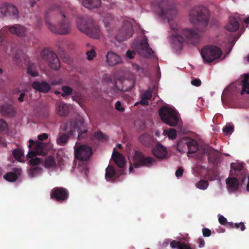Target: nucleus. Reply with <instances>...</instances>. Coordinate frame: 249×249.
I'll use <instances>...</instances> for the list:
<instances>
[{
    "label": "nucleus",
    "mask_w": 249,
    "mask_h": 249,
    "mask_svg": "<svg viewBox=\"0 0 249 249\" xmlns=\"http://www.w3.org/2000/svg\"><path fill=\"white\" fill-rule=\"evenodd\" d=\"M99 33L100 30L99 29H95V33H91V35H90L91 37L94 38H97L99 37Z\"/></svg>",
    "instance_id": "5fc2aeb1"
},
{
    "label": "nucleus",
    "mask_w": 249,
    "mask_h": 249,
    "mask_svg": "<svg viewBox=\"0 0 249 249\" xmlns=\"http://www.w3.org/2000/svg\"><path fill=\"white\" fill-rule=\"evenodd\" d=\"M42 168L39 167H33L30 171V176L31 177H36L42 173Z\"/></svg>",
    "instance_id": "c9c22d12"
},
{
    "label": "nucleus",
    "mask_w": 249,
    "mask_h": 249,
    "mask_svg": "<svg viewBox=\"0 0 249 249\" xmlns=\"http://www.w3.org/2000/svg\"><path fill=\"white\" fill-rule=\"evenodd\" d=\"M112 158L113 159L116 164L120 168L123 167L125 165V159L124 156L121 154L114 152L112 154Z\"/></svg>",
    "instance_id": "4be33fe9"
},
{
    "label": "nucleus",
    "mask_w": 249,
    "mask_h": 249,
    "mask_svg": "<svg viewBox=\"0 0 249 249\" xmlns=\"http://www.w3.org/2000/svg\"><path fill=\"white\" fill-rule=\"evenodd\" d=\"M133 70L136 71L139 73H142L143 72V69L137 64H133L132 65Z\"/></svg>",
    "instance_id": "8fccbe9b"
},
{
    "label": "nucleus",
    "mask_w": 249,
    "mask_h": 249,
    "mask_svg": "<svg viewBox=\"0 0 249 249\" xmlns=\"http://www.w3.org/2000/svg\"><path fill=\"white\" fill-rule=\"evenodd\" d=\"M238 17L237 15L231 16L225 28L229 32H233L236 31L239 27V23L237 21Z\"/></svg>",
    "instance_id": "2eb2a0df"
},
{
    "label": "nucleus",
    "mask_w": 249,
    "mask_h": 249,
    "mask_svg": "<svg viewBox=\"0 0 249 249\" xmlns=\"http://www.w3.org/2000/svg\"><path fill=\"white\" fill-rule=\"evenodd\" d=\"M122 81L121 80H118L117 81H115V86L113 88V90L116 92L117 90L120 91H125L127 90L126 89H124L123 86H122Z\"/></svg>",
    "instance_id": "ea45409f"
},
{
    "label": "nucleus",
    "mask_w": 249,
    "mask_h": 249,
    "mask_svg": "<svg viewBox=\"0 0 249 249\" xmlns=\"http://www.w3.org/2000/svg\"><path fill=\"white\" fill-rule=\"evenodd\" d=\"M24 95H25L24 93H20V96L18 98V100L20 102L23 101Z\"/></svg>",
    "instance_id": "0e129e2a"
},
{
    "label": "nucleus",
    "mask_w": 249,
    "mask_h": 249,
    "mask_svg": "<svg viewBox=\"0 0 249 249\" xmlns=\"http://www.w3.org/2000/svg\"><path fill=\"white\" fill-rule=\"evenodd\" d=\"M198 247L201 248L204 246L205 245V242L204 240L202 238H199L198 239Z\"/></svg>",
    "instance_id": "bf43d9fd"
},
{
    "label": "nucleus",
    "mask_w": 249,
    "mask_h": 249,
    "mask_svg": "<svg viewBox=\"0 0 249 249\" xmlns=\"http://www.w3.org/2000/svg\"><path fill=\"white\" fill-rule=\"evenodd\" d=\"M9 3H3L0 5V16L8 15Z\"/></svg>",
    "instance_id": "72a5a7b5"
},
{
    "label": "nucleus",
    "mask_w": 249,
    "mask_h": 249,
    "mask_svg": "<svg viewBox=\"0 0 249 249\" xmlns=\"http://www.w3.org/2000/svg\"><path fill=\"white\" fill-rule=\"evenodd\" d=\"M152 152L156 157L160 160L165 159L168 157L166 147L160 144H157L153 149Z\"/></svg>",
    "instance_id": "4468645a"
},
{
    "label": "nucleus",
    "mask_w": 249,
    "mask_h": 249,
    "mask_svg": "<svg viewBox=\"0 0 249 249\" xmlns=\"http://www.w3.org/2000/svg\"><path fill=\"white\" fill-rule=\"evenodd\" d=\"M156 164V160L150 157H144L142 152L136 151L133 157L130 159L129 173H135L137 169L144 166L150 167Z\"/></svg>",
    "instance_id": "7ed1b4c3"
},
{
    "label": "nucleus",
    "mask_w": 249,
    "mask_h": 249,
    "mask_svg": "<svg viewBox=\"0 0 249 249\" xmlns=\"http://www.w3.org/2000/svg\"><path fill=\"white\" fill-rule=\"evenodd\" d=\"M159 113L162 121L170 126H174L178 123L179 115L174 108L163 107L160 109Z\"/></svg>",
    "instance_id": "39448f33"
},
{
    "label": "nucleus",
    "mask_w": 249,
    "mask_h": 249,
    "mask_svg": "<svg viewBox=\"0 0 249 249\" xmlns=\"http://www.w3.org/2000/svg\"><path fill=\"white\" fill-rule=\"evenodd\" d=\"M86 54L88 60H92L96 56L95 48L93 47H91L89 50L87 51Z\"/></svg>",
    "instance_id": "a19ab883"
},
{
    "label": "nucleus",
    "mask_w": 249,
    "mask_h": 249,
    "mask_svg": "<svg viewBox=\"0 0 249 249\" xmlns=\"http://www.w3.org/2000/svg\"><path fill=\"white\" fill-rule=\"evenodd\" d=\"M213 151V149L211 148V147H206V148L205 150V152L206 153H207V154L209 155L211 153H212Z\"/></svg>",
    "instance_id": "052dcab7"
},
{
    "label": "nucleus",
    "mask_w": 249,
    "mask_h": 249,
    "mask_svg": "<svg viewBox=\"0 0 249 249\" xmlns=\"http://www.w3.org/2000/svg\"><path fill=\"white\" fill-rule=\"evenodd\" d=\"M8 30L11 34L19 36H23L27 32V30L24 27L18 24L9 27Z\"/></svg>",
    "instance_id": "f3484780"
},
{
    "label": "nucleus",
    "mask_w": 249,
    "mask_h": 249,
    "mask_svg": "<svg viewBox=\"0 0 249 249\" xmlns=\"http://www.w3.org/2000/svg\"><path fill=\"white\" fill-rule=\"evenodd\" d=\"M115 109L119 112H124V108L122 106L120 101H117L115 105Z\"/></svg>",
    "instance_id": "49530a36"
},
{
    "label": "nucleus",
    "mask_w": 249,
    "mask_h": 249,
    "mask_svg": "<svg viewBox=\"0 0 249 249\" xmlns=\"http://www.w3.org/2000/svg\"><path fill=\"white\" fill-rule=\"evenodd\" d=\"M76 23L78 28L82 31H85L88 27L86 21L81 18H78Z\"/></svg>",
    "instance_id": "473e14b6"
},
{
    "label": "nucleus",
    "mask_w": 249,
    "mask_h": 249,
    "mask_svg": "<svg viewBox=\"0 0 249 249\" xmlns=\"http://www.w3.org/2000/svg\"><path fill=\"white\" fill-rule=\"evenodd\" d=\"M49 62L51 67L54 70H57L60 68V65L59 59L56 54L52 52L48 53Z\"/></svg>",
    "instance_id": "a211bd4d"
},
{
    "label": "nucleus",
    "mask_w": 249,
    "mask_h": 249,
    "mask_svg": "<svg viewBox=\"0 0 249 249\" xmlns=\"http://www.w3.org/2000/svg\"><path fill=\"white\" fill-rule=\"evenodd\" d=\"M66 15L64 12H60L61 22L58 27H56L47 16L45 22L48 28L53 33L61 35H67L70 32V23L65 19Z\"/></svg>",
    "instance_id": "20e7f679"
},
{
    "label": "nucleus",
    "mask_w": 249,
    "mask_h": 249,
    "mask_svg": "<svg viewBox=\"0 0 249 249\" xmlns=\"http://www.w3.org/2000/svg\"><path fill=\"white\" fill-rule=\"evenodd\" d=\"M7 127V124L3 120H0V130L2 131L5 130Z\"/></svg>",
    "instance_id": "864d4df0"
},
{
    "label": "nucleus",
    "mask_w": 249,
    "mask_h": 249,
    "mask_svg": "<svg viewBox=\"0 0 249 249\" xmlns=\"http://www.w3.org/2000/svg\"><path fill=\"white\" fill-rule=\"evenodd\" d=\"M115 176V171L114 168L111 165H108L106 169V179L108 181L113 180Z\"/></svg>",
    "instance_id": "bb28decb"
},
{
    "label": "nucleus",
    "mask_w": 249,
    "mask_h": 249,
    "mask_svg": "<svg viewBox=\"0 0 249 249\" xmlns=\"http://www.w3.org/2000/svg\"><path fill=\"white\" fill-rule=\"evenodd\" d=\"M62 80L61 79L59 80H55L52 81V84L53 85H56L58 84H60L62 83Z\"/></svg>",
    "instance_id": "680f3d73"
},
{
    "label": "nucleus",
    "mask_w": 249,
    "mask_h": 249,
    "mask_svg": "<svg viewBox=\"0 0 249 249\" xmlns=\"http://www.w3.org/2000/svg\"><path fill=\"white\" fill-rule=\"evenodd\" d=\"M203 235L205 237H209L211 235V231L207 228H204L202 230Z\"/></svg>",
    "instance_id": "603ef678"
},
{
    "label": "nucleus",
    "mask_w": 249,
    "mask_h": 249,
    "mask_svg": "<svg viewBox=\"0 0 249 249\" xmlns=\"http://www.w3.org/2000/svg\"><path fill=\"white\" fill-rule=\"evenodd\" d=\"M177 148L180 152H184L188 150V154L194 153L198 150V145L194 139L185 137L178 142Z\"/></svg>",
    "instance_id": "0eeeda50"
},
{
    "label": "nucleus",
    "mask_w": 249,
    "mask_h": 249,
    "mask_svg": "<svg viewBox=\"0 0 249 249\" xmlns=\"http://www.w3.org/2000/svg\"><path fill=\"white\" fill-rule=\"evenodd\" d=\"M13 154L14 158L18 161L24 162L25 161V157L24 151L21 148H17L13 150Z\"/></svg>",
    "instance_id": "a878e982"
},
{
    "label": "nucleus",
    "mask_w": 249,
    "mask_h": 249,
    "mask_svg": "<svg viewBox=\"0 0 249 249\" xmlns=\"http://www.w3.org/2000/svg\"><path fill=\"white\" fill-rule=\"evenodd\" d=\"M233 131V126L231 124H228L226 125L223 128V131L226 135L231 134Z\"/></svg>",
    "instance_id": "37998d69"
},
{
    "label": "nucleus",
    "mask_w": 249,
    "mask_h": 249,
    "mask_svg": "<svg viewBox=\"0 0 249 249\" xmlns=\"http://www.w3.org/2000/svg\"><path fill=\"white\" fill-rule=\"evenodd\" d=\"M226 183L227 189L230 193L235 192L239 187V180L231 175L226 179Z\"/></svg>",
    "instance_id": "f8f14e48"
},
{
    "label": "nucleus",
    "mask_w": 249,
    "mask_h": 249,
    "mask_svg": "<svg viewBox=\"0 0 249 249\" xmlns=\"http://www.w3.org/2000/svg\"><path fill=\"white\" fill-rule=\"evenodd\" d=\"M152 96V93L150 90L145 91L141 96V100L139 103L143 105H147L148 104V100L150 99ZM139 102L135 104L136 105Z\"/></svg>",
    "instance_id": "c756f323"
},
{
    "label": "nucleus",
    "mask_w": 249,
    "mask_h": 249,
    "mask_svg": "<svg viewBox=\"0 0 249 249\" xmlns=\"http://www.w3.org/2000/svg\"><path fill=\"white\" fill-rule=\"evenodd\" d=\"M156 4L158 9L155 13L161 21L167 22L172 31L169 41L176 51L182 49L183 43L190 38L198 36L200 31L196 27L198 23L205 28L209 23L210 14L205 6L199 5L192 7L188 13V21L194 28H180L175 18L178 15V10L174 2L171 0H158Z\"/></svg>",
    "instance_id": "f257e3e1"
},
{
    "label": "nucleus",
    "mask_w": 249,
    "mask_h": 249,
    "mask_svg": "<svg viewBox=\"0 0 249 249\" xmlns=\"http://www.w3.org/2000/svg\"><path fill=\"white\" fill-rule=\"evenodd\" d=\"M82 5L88 9L98 7L101 5L100 0H82Z\"/></svg>",
    "instance_id": "aec40b11"
},
{
    "label": "nucleus",
    "mask_w": 249,
    "mask_h": 249,
    "mask_svg": "<svg viewBox=\"0 0 249 249\" xmlns=\"http://www.w3.org/2000/svg\"><path fill=\"white\" fill-rule=\"evenodd\" d=\"M63 93L61 94L62 96L70 95L72 93V89L71 88L68 86H63L62 88Z\"/></svg>",
    "instance_id": "a18cd8bd"
},
{
    "label": "nucleus",
    "mask_w": 249,
    "mask_h": 249,
    "mask_svg": "<svg viewBox=\"0 0 249 249\" xmlns=\"http://www.w3.org/2000/svg\"><path fill=\"white\" fill-rule=\"evenodd\" d=\"M218 221L222 225H225L227 222V219L221 215H218Z\"/></svg>",
    "instance_id": "3c124183"
},
{
    "label": "nucleus",
    "mask_w": 249,
    "mask_h": 249,
    "mask_svg": "<svg viewBox=\"0 0 249 249\" xmlns=\"http://www.w3.org/2000/svg\"><path fill=\"white\" fill-rule=\"evenodd\" d=\"M48 135L46 133H43L38 136V139L39 140L43 141L48 138Z\"/></svg>",
    "instance_id": "4d7b16f0"
},
{
    "label": "nucleus",
    "mask_w": 249,
    "mask_h": 249,
    "mask_svg": "<svg viewBox=\"0 0 249 249\" xmlns=\"http://www.w3.org/2000/svg\"><path fill=\"white\" fill-rule=\"evenodd\" d=\"M231 170L230 171V174H236L235 172L236 171H239L242 169V165L240 164L236 163H232L231 164Z\"/></svg>",
    "instance_id": "58836bf2"
},
{
    "label": "nucleus",
    "mask_w": 249,
    "mask_h": 249,
    "mask_svg": "<svg viewBox=\"0 0 249 249\" xmlns=\"http://www.w3.org/2000/svg\"><path fill=\"white\" fill-rule=\"evenodd\" d=\"M106 58L107 63L110 66H114L122 62L120 56L112 52H108L106 55Z\"/></svg>",
    "instance_id": "dca6fc26"
},
{
    "label": "nucleus",
    "mask_w": 249,
    "mask_h": 249,
    "mask_svg": "<svg viewBox=\"0 0 249 249\" xmlns=\"http://www.w3.org/2000/svg\"><path fill=\"white\" fill-rule=\"evenodd\" d=\"M68 137L65 134H60L56 140V142L59 145L64 144L68 141Z\"/></svg>",
    "instance_id": "f704fd0d"
},
{
    "label": "nucleus",
    "mask_w": 249,
    "mask_h": 249,
    "mask_svg": "<svg viewBox=\"0 0 249 249\" xmlns=\"http://www.w3.org/2000/svg\"><path fill=\"white\" fill-rule=\"evenodd\" d=\"M94 137L100 140H105L107 138V136L103 134L101 132H97L94 134Z\"/></svg>",
    "instance_id": "de8ad7c7"
},
{
    "label": "nucleus",
    "mask_w": 249,
    "mask_h": 249,
    "mask_svg": "<svg viewBox=\"0 0 249 249\" xmlns=\"http://www.w3.org/2000/svg\"><path fill=\"white\" fill-rule=\"evenodd\" d=\"M183 169L181 168H178L176 172V176L177 177H181L183 174Z\"/></svg>",
    "instance_id": "13d9d810"
},
{
    "label": "nucleus",
    "mask_w": 249,
    "mask_h": 249,
    "mask_svg": "<svg viewBox=\"0 0 249 249\" xmlns=\"http://www.w3.org/2000/svg\"><path fill=\"white\" fill-rule=\"evenodd\" d=\"M75 157L80 160H88L92 154L90 147L86 145H82L78 147L74 148Z\"/></svg>",
    "instance_id": "9b49d317"
},
{
    "label": "nucleus",
    "mask_w": 249,
    "mask_h": 249,
    "mask_svg": "<svg viewBox=\"0 0 249 249\" xmlns=\"http://www.w3.org/2000/svg\"><path fill=\"white\" fill-rule=\"evenodd\" d=\"M196 188L201 190H205L208 186V183L207 181L201 180L197 182L196 184Z\"/></svg>",
    "instance_id": "79ce46f5"
},
{
    "label": "nucleus",
    "mask_w": 249,
    "mask_h": 249,
    "mask_svg": "<svg viewBox=\"0 0 249 249\" xmlns=\"http://www.w3.org/2000/svg\"><path fill=\"white\" fill-rule=\"evenodd\" d=\"M229 225L231 228H235L236 229H238L240 228V230L241 231H244L245 229V226L243 222L240 223H233L232 222L229 223Z\"/></svg>",
    "instance_id": "c03bdc74"
},
{
    "label": "nucleus",
    "mask_w": 249,
    "mask_h": 249,
    "mask_svg": "<svg viewBox=\"0 0 249 249\" xmlns=\"http://www.w3.org/2000/svg\"><path fill=\"white\" fill-rule=\"evenodd\" d=\"M44 166L46 168L51 170H54L56 168V165L54 158L52 156L46 158L44 161Z\"/></svg>",
    "instance_id": "b1692460"
},
{
    "label": "nucleus",
    "mask_w": 249,
    "mask_h": 249,
    "mask_svg": "<svg viewBox=\"0 0 249 249\" xmlns=\"http://www.w3.org/2000/svg\"><path fill=\"white\" fill-rule=\"evenodd\" d=\"M133 19L125 20L123 26L119 30L117 35L115 36V39L119 41H123L131 37L133 34Z\"/></svg>",
    "instance_id": "6e6552de"
},
{
    "label": "nucleus",
    "mask_w": 249,
    "mask_h": 249,
    "mask_svg": "<svg viewBox=\"0 0 249 249\" xmlns=\"http://www.w3.org/2000/svg\"><path fill=\"white\" fill-rule=\"evenodd\" d=\"M170 246L173 249H195L190 245L181 243L177 241H173L170 243Z\"/></svg>",
    "instance_id": "393cba45"
},
{
    "label": "nucleus",
    "mask_w": 249,
    "mask_h": 249,
    "mask_svg": "<svg viewBox=\"0 0 249 249\" xmlns=\"http://www.w3.org/2000/svg\"><path fill=\"white\" fill-rule=\"evenodd\" d=\"M206 178H208V179H210V180H214V179H216V178H215V177L213 178V177H211V176H210L209 173H208L207 175H206Z\"/></svg>",
    "instance_id": "69168bd1"
},
{
    "label": "nucleus",
    "mask_w": 249,
    "mask_h": 249,
    "mask_svg": "<svg viewBox=\"0 0 249 249\" xmlns=\"http://www.w3.org/2000/svg\"><path fill=\"white\" fill-rule=\"evenodd\" d=\"M242 89L241 94L243 95L245 92L249 94V74L245 75L244 79L242 81Z\"/></svg>",
    "instance_id": "c85d7f7f"
},
{
    "label": "nucleus",
    "mask_w": 249,
    "mask_h": 249,
    "mask_svg": "<svg viewBox=\"0 0 249 249\" xmlns=\"http://www.w3.org/2000/svg\"><path fill=\"white\" fill-rule=\"evenodd\" d=\"M33 87L36 90L42 92H47L51 89L50 84L45 82H35L33 83Z\"/></svg>",
    "instance_id": "6ab92c4d"
},
{
    "label": "nucleus",
    "mask_w": 249,
    "mask_h": 249,
    "mask_svg": "<svg viewBox=\"0 0 249 249\" xmlns=\"http://www.w3.org/2000/svg\"><path fill=\"white\" fill-rule=\"evenodd\" d=\"M205 172H207L206 169L198 166L194 168L193 169V173L196 177L202 175Z\"/></svg>",
    "instance_id": "e433bc0d"
},
{
    "label": "nucleus",
    "mask_w": 249,
    "mask_h": 249,
    "mask_svg": "<svg viewBox=\"0 0 249 249\" xmlns=\"http://www.w3.org/2000/svg\"><path fill=\"white\" fill-rule=\"evenodd\" d=\"M201 81L199 79H195L191 81V84L195 86L198 87L201 85Z\"/></svg>",
    "instance_id": "6e6d98bb"
},
{
    "label": "nucleus",
    "mask_w": 249,
    "mask_h": 249,
    "mask_svg": "<svg viewBox=\"0 0 249 249\" xmlns=\"http://www.w3.org/2000/svg\"><path fill=\"white\" fill-rule=\"evenodd\" d=\"M27 72L32 76L35 77L38 75V72L34 64H32L29 66L27 69Z\"/></svg>",
    "instance_id": "4c0bfd02"
},
{
    "label": "nucleus",
    "mask_w": 249,
    "mask_h": 249,
    "mask_svg": "<svg viewBox=\"0 0 249 249\" xmlns=\"http://www.w3.org/2000/svg\"><path fill=\"white\" fill-rule=\"evenodd\" d=\"M200 53L203 62L209 64L219 58L222 55V52L216 46L207 45L202 49Z\"/></svg>",
    "instance_id": "423d86ee"
},
{
    "label": "nucleus",
    "mask_w": 249,
    "mask_h": 249,
    "mask_svg": "<svg viewBox=\"0 0 249 249\" xmlns=\"http://www.w3.org/2000/svg\"><path fill=\"white\" fill-rule=\"evenodd\" d=\"M163 134L165 136H167L170 139L173 140L176 138L177 132L175 129L170 128L168 130H164Z\"/></svg>",
    "instance_id": "2f4dec72"
},
{
    "label": "nucleus",
    "mask_w": 249,
    "mask_h": 249,
    "mask_svg": "<svg viewBox=\"0 0 249 249\" xmlns=\"http://www.w3.org/2000/svg\"><path fill=\"white\" fill-rule=\"evenodd\" d=\"M8 15H12L15 17H18V10L17 7L12 3H9Z\"/></svg>",
    "instance_id": "7c9ffc66"
},
{
    "label": "nucleus",
    "mask_w": 249,
    "mask_h": 249,
    "mask_svg": "<svg viewBox=\"0 0 249 249\" xmlns=\"http://www.w3.org/2000/svg\"><path fill=\"white\" fill-rule=\"evenodd\" d=\"M247 190L249 191V177H248V183L247 184Z\"/></svg>",
    "instance_id": "774afa93"
},
{
    "label": "nucleus",
    "mask_w": 249,
    "mask_h": 249,
    "mask_svg": "<svg viewBox=\"0 0 249 249\" xmlns=\"http://www.w3.org/2000/svg\"><path fill=\"white\" fill-rule=\"evenodd\" d=\"M21 173V170L18 169L13 172H9L3 176V178L9 182H14L16 180Z\"/></svg>",
    "instance_id": "412c9836"
},
{
    "label": "nucleus",
    "mask_w": 249,
    "mask_h": 249,
    "mask_svg": "<svg viewBox=\"0 0 249 249\" xmlns=\"http://www.w3.org/2000/svg\"><path fill=\"white\" fill-rule=\"evenodd\" d=\"M56 109L59 115L64 116L69 112L70 106L64 103L61 102L57 104Z\"/></svg>",
    "instance_id": "5701e85b"
},
{
    "label": "nucleus",
    "mask_w": 249,
    "mask_h": 249,
    "mask_svg": "<svg viewBox=\"0 0 249 249\" xmlns=\"http://www.w3.org/2000/svg\"><path fill=\"white\" fill-rule=\"evenodd\" d=\"M135 54L134 51L128 50L126 52V55L127 58L131 59L134 58Z\"/></svg>",
    "instance_id": "09e8293b"
},
{
    "label": "nucleus",
    "mask_w": 249,
    "mask_h": 249,
    "mask_svg": "<svg viewBox=\"0 0 249 249\" xmlns=\"http://www.w3.org/2000/svg\"><path fill=\"white\" fill-rule=\"evenodd\" d=\"M132 48L137 51L141 55L148 57L152 56L153 51L150 49L147 42V39L143 36L142 40L135 41L132 44Z\"/></svg>",
    "instance_id": "1a4fd4ad"
},
{
    "label": "nucleus",
    "mask_w": 249,
    "mask_h": 249,
    "mask_svg": "<svg viewBox=\"0 0 249 249\" xmlns=\"http://www.w3.org/2000/svg\"><path fill=\"white\" fill-rule=\"evenodd\" d=\"M73 170L76 173H79V176H80L85 177L88 172V169L87 165L84 163L81 164H79L78 167H75Z\"/></svg>",
    "instance_id": "cd10ccee"
},
{
    "label": "nucleus",
    "mask_w": 249,
    "mask_h": 249,
    "mask_svg": "<svg viewBox=\"0 0 249 249\" xmlns=\"http://www.w3.org/2000/svg\"><path fill=\"white\" fill-rule=\"evenodd\" d=\"M170 240L169 239H166L162 243L161 246L162 247H166L169 243Z\"/></svg>",
    "instance_id": "e2e57ef3"
},
{
    "label": "nucleus",
    "mask_w": 249,
    "mask_h": 249,
    "mask_svg": "<svg viewBox=\"0 0 249 249\" xmlns=\"http://www.w3.org/2000/svg\"><path fill=\"white\" fill-rule=\"evenodd\" d=\"M29 145L28 147H31L34 146L33 150H30L27 154V158L31 159L29 160L30 163L32 165H36L40 163L41 160L39 158L36 157L37 155L45 154L47 153V150L52 148V143H48L45 145L43 142L36 141L35 142L32 139H30L29 141Z\"/></svg>",
    "instance_id": "f03ea898"
},
{
    "label": "nucleus",
    "mask_w": 249,
    "mask_h": 249,
    "mask_svg": "<svg viewBox=\"0 0 249 249\" xmlns=\"http://www.w3.org/2000/svg\"><path fill=\"white\" fill-rule=\"evenodd\" d=\"M68 192L63 188H55L52 190L51 194L52 198L58 201L65 200L68 197Z\"/></svg>",
    "instance_id": "ddd939ff"
},
{
    "label": "nucleus",
    "mask_w": 249,
    "mask_h": 249,
    "mask_svg": "<svg viewBox=\"0 0 249 249\" xmlns=\"http://www.w3.org/2000/svg\"><path fill=\"white\" fill-rule=\"evenodd\" d=\"M67 129L71 135H74L76 132H77L78 134L85 132L83 118L81 117H79L77 120L72 121L70 125H68Z\"/></svg>",
    "instance_id": "9d476101"
},
{
    "label": "nucleus",
    "mask_w": 249,
    "mask_h": 249,
    "mask_svg": "<svg viewBox=\"0 0 249 249\" xmlns=\"http://www.w3.org/2000/svg\"><path fill=\"white\" fill-rule=\"evenodd\" d=\"M243 20L246 24H249V16H248L245 18L243 19Z\"/></svg>",
    "instance_id": "338daca9"
}]
</instances>
